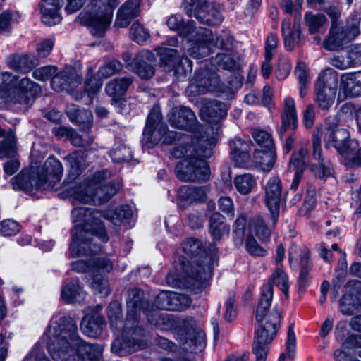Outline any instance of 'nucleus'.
Here are the masks:
<instances>
[{
    "instance_id": "obj_1",
    "label": "nucleus",
    "mask_w": 361,
    "mask_h": 361,
    "mask_svg": "<svg viewBox=\"0 0 361 361\" xmlns=\"http://www.w3.org/2000/svg\"><path fill=\"white\" fill-rule=\"evenodd\" d=\"M126 303L127 314L121 337L115 339L111 345L114 353L121 355L142 347L146 334L140 322L142 312L146 314L148 322L157 329L161 331L175 329L176 319L173 316L153 310L141 290L128 291Z\"/></svg>"
},
{
    "instance_id": "obj_2",
    "label": "nucleus",
    "mask_w": 361,
    "mask_h": 361,
    "mask_svg": "<svg viewBox=\"0 0 361 361\" xmlns=\"http://www.w3.org/2000/svg\"><path fill=\"white\" fill-rule=\"evenodd\" d=\"M47 348L56 361H97L102 348L82 340L77 334L75 322L70 317H61L59 322L51 319L46 331Z\"/></svg>"
},
{
    "instance_id": "obj_3",
    "label": "nucleus",
    "mask_w": 361,
    "mask_h": 361,
    "mask_svg": "<svg viewBox=\"0 0 361 361\" xmlns=\"http://www.w3.org/2000/svg\"><path fill=\"white\" fill-rule=\"evenodd\" d=\"M186 257H178L173 268L166 276V283L173 287L200 288L212 274L216 257L202 251L201 243L194 238L185 240L182 244Z\"/></svg>"
},
{
    "instance_id": "obj_4",
    "label": "nucleus",
    "mask_w": 361,
    "mask_h": 361,
    "mask_svg": "<svg viewBox=\"0 0 361 361\" xmlns=\"http://www.w3.org/2000/svg\"><path fill=\"white\" fill-rule=\"evenodd\" d=\"M101 217L102 212L87 207H75L72 210V221L78 224L72 229V242L70 245L72 256L89 255L99 250L96 244L92 243V235L98 237L103 243L109 240Z\"/></svg>"
},
{
    "instance_id": "obj_5",
    "label": "nucleus",
    "mask_w": 361,
    "mask_h": 361,
    "mask_svg": "<svg viewBox=\"0 0 361 361\" xmlns=\"http://www.w3.org/2000/svg\"><path fill=\"white\" fill-rule=\"evenodd\" d=\"M214 145L200 142L193 144H180L175 147L171 154L181 160L176 164V177L183 181H204L210 175L209 167L205 161L212 154Z\"/></svg>"
},
{
    "instance_id": "obj_6",
    "label": "nucleus",
    "mask_w": 361,
    "mask_h": 361,
    "mask_svg": "<svg viewBox=\"0 0 361 361\" xmlns=\"http://www.w3.org/2000/svg\"><path fill=\"white\" fill-rule=\"evenodd\" d=\"M63 168L60 161L49 157L42 166L23 169L12 179L15 190L30 191L33 189L48 190L54 188L63 174Z\"/></svg>"
},
{
    "instance_id": "obj_7",
    "label": "nucleus",
    "mask_w": 361,
    "mask_h": 361,
    "mask_svg": "<svg viewBox=\"0 0 361 361\" xmlns=\"http://www.w3.org/2000/svg\"><path fill=\"white\" fill-rule=\"evenodd\" d=\"M110 175L106 170L94 173L82 183L71 187L68 190L69 197L75 201L85 204L108 201L116 194L120 188V183L118 181L106 182Z\"/></svg>"
},
{
    "instance_id": "obj_8",
    "label": "nucleus",
    "mask_w": 361,
    "mask_h": 361,
    "mask_svg": "<svg viewBox=\"0 0 361 361\" xmlns=\"http://www.w3.org/2000/svg\"><path fill=\"white\" fill-rule=\"evenodd\" d=\"M184 33L189 36L190 42L189 55L197 59L208 56L215 47L228 49L233 42L232 37L227 32L214 36L209 29L201 27L195 29L192 23L189 24Z\"/></svg>"
},
{
    "instance_id": "obj_9",
    "label": "nucleus",
    "mask_w": 361,
    "mask_h": 361,
    "mask_svg": "<svg viewBox=\"0 0 361 361\" xmlns=\"http://www.w3.org/2000/svg\"><path fill=\"white\" fill-rule=\"evenodd\" d=\"M257 326L255 330L252 352L256 361H266L268 344L276 337L281 322V314L274 308L268 315H263L259 312L256 313Z\"/></svg>"
},
{
    "instance_id": "obj_10",
    "label": "nucleus",
    "mask_w": 361,
    "mask_h": 361,
    "mask_svg": "<svg viewBox=\"0 0 361 361\" xmlns=\"http://www.w3.org/2000/svg\"><path fill=\"white\" fill-rule=\"evenodd\" d=\"M326 13L331 18V27L329 37L324 42V46L326 49L335 50L342 48L360 34V21L357 17L352 18L351 23H348V25L343 27L338 21L340 17V11L338 8L329 7Z\"/></svg>"
},
{
    "instance_id": "obj_11",
    "label": "nucleus",
    "mask_w": 361,
    "mask_h": 361,
    "mask_svg": "<svg viewBox=\"0 0 361 361\" xmlns=\"http://www.w3.org/2000/svg\"><path fill=\"white\" fill-rule=\"evenodd\" d=\"M200 115L202 120L208 123L203 126L204 138L202 140L210 145H215L221 131L220 121L227 115V106L216 100H205L200 107Z\"/></svg>"
},
{
    "instance_id": "obj_12",
    "label": "nucleus",
    "mask_w": 361,
    "mask_h": 361,
    "mask_svg": "<svg viewBox=\"0 0 361 361\" xmlns=\"http://www.w3.org/2000/svg\"><path fill=\"white\" fill-rule=\"evenodd\" d=\"M90 262L92 266L89 264L90 262L77 260L71 263V268L77 272H90L92 275V288L102 296H106L110 291L109 283L103 277L97 275L96 273L109 272L113 267L112 263L106 258L92 259Z\"/></svg>"
},
{
    "instance_id": "obj_13",
    "label": "nucleus",
    "mask_w": 361,
    "mask_h": 361,
    "mask_svg": "<svg viewBox=\"0 0 361 361\" xmlns=\"http://www.w3.org/2000/svg\"><path fill=\"white\" fill-rule=\"evenodd\" d=\"M170 124L176 128L187 130L192 133V143L202 142L204 136L203 126L200 125L195 113L189 108L176 106L171 109L169 115Z\"/></svg>"
},
{
    "instance_id": "obj_14",
    "label": "nucleus",
    "mask_w": 361,
    "mask_h": 361,
    "mask_svg": "<svg viewBox=\"0 0 361 361\" xmlns=\"http://www.w3.org/2000/svg\"><path fill=\"white\" fill-rule=\"evenodd\" d=\"M161 119V112L157 106H154L150 111L146 121L143 131L142 142L147 147H152L163 138L164 142H171V138L175 137L173 132L166 133V126H160Z\"/></svg>"
},
{
    "instance_id": "obj_15",
    "label": "nucleus",
    "mask_w": 361,
    "mask_h": 361,
    "mask_svg": "<svg viewBox=\"0 0 361 361\" xmlns=\"http://www.w3.org/2000/svg\"><path fill=\"white\" fill-rule=\"evenodd\" d=\"M288 276L281 269H276L275 272L270 276L268 282L262 289L260 300L256 310V313L260 312L263 315H268L271 311L269 308L273 297V285L277 286L284 295L288 297Z\"/></svg>"
},
{
    "instance_id": "obj_16",
    "label": "nucleus",
    "mask_w": 361,
    "mask_h": 361,
    "mask_svg": "<svg viewBox=\"0 0 361 361\" xmlns=\"http://www.w3.org/2000/svg\"><path fill=\"white\" fill-rule=\"evenodd\" d=\"M352 140L347 129L338 126L336 119L327 120L324 132V142L326 148L334 147L342 156L347 152Z\"/></svg>"
},
{
    "instance_id": "obj_17",
    "label": "nucleus",
    "mask_w": 361,
    "mask_h": 361,
    "mask_svg": "<svg viewBox=\"0 0 361 361\" xmlns=\"http://www.w3.org/2000/svg\"><path fill=\"white\" fill-rule=\"evenodd\" d=\"M281 190V182L278 177L270 178L264 186L265 203L274 224H276L279 217Z\"/></svg>"
},
{
    "instance_id": "obj_18",
    "label": "nucleus",
    "mask_w": 361,
    "mask_h": 361,
    "mask_svg": "<svg viewBox=\"0 0 361 361\" xmlns=\"http://www.w3.org/2000/svg\"><path fill=\"white\" fill-rule=\"evenodd\" d=\"M66 166L68 168V175L64 180L63 183L69 185L68 188L66 190L68 195V190L71 187L79 183L74 182L75 179L82 173L86 168V159L85 153L82 151H75L69 154L65 157ZM81 182H80V183Z\"/></svg>"
},
{
    "instance_id": "obj_19",
    "label": "nucleus",
    "mask_w": 361,
    "mask_h": 361,
    "mask_svg": "<svg viewBox=\"0 0 361 361\" xmlns=\"http://www.w3.org/2000/svg\"><path fill=\"white\" fill-rule=\"evenodd\" d=\"M322 134L318 131L312 137V155L318 163V167L315 171L316 175L319 178H324L330 176L333 171V164L331 160L323 154L321 146Z\"/></svg>"
},
{
    "instance_id": "obj_20",
    "label": "nucleus",
    "mask_w": 361,
    "mask_h": 361,
    "mask_svg": "<svg viewBox=\"0 0 361 361\" xmlns=\"http://www.w3.org/2000/svg\"><path fill=\"white\" fill-rule=\"evenodd\" d=\"M157 55L159 56L160 60L169 66H173L174 74L177 75V78L185 77L186 75V70L180 71V64L187 63L188 71L192 69L191 61L187 58H182L180 60L177 55V51L169 47H158L155 49Z\"/></svg>"
},
{
    "instance_id": "obj_21",
    "label": "nucleus",
    "mask_w": 361,
    "mask_h": 361,
    "mask_svg": "<svg viewBox=\"0 0 361 361\" xmlns=\"http://www.w3.org/2000/svg\"><path fill=\"white\" fill-rule=\"evenodd\" d=\"M81 82L80 72L72 66H66L52 78L51 86L54 90L61 87L63 90H66L68 87L75 86Z\"/></svg>"
},
{
    "instance_id": "obj_22",
    "label": "nucleus",
    "mask_w": 361,
    "mask_h": 361,
    "mask_svg": "<svg viewBox=\"0 0 361 361\" xmlns=\"http://www.w3.org/2000/svg\"><path fill=\"white\" fill-rule=\"evenodd\" d=\"M209 192V188L207 186H182L178 190L179 204H190L203 202L207 200Z\"/></svg>"
},
{
    "instance_id": "obj_23",
    "label": "nucleus",
    "mask_w": 361,
    "mask_h": 361,
    "mask_svg": "<svg viewBox=\"0 0 361 361\" xmlns=\"http://www.w3.org/2000/svg\"><path fill=\"white\" fill-rule=\"evenodd\" d=\"M13 87L19 90H37L39 88L38 84L28 78H24L17 81V78L9 72L0 74V90H11Z\"/></svg>"
},
{
    "instance_id": "obj_24",
    "label": "nucleus",
    "mask_w": 361,
    "mask_h": 361,
    "mask_svg": "<svg viewBox=\"0 0 361 361\" xmlns=\"http://www.w3.org/2000/svg\"><path fill=\"white\" fill-rule=\"evenodd\" d=\"M281 127L279 130L281 136L284 135L287 129H295L298 127V116L295 101L291 98H286L283 101V109L281 113Z\"/></svg>"
},
{
    "instance_id": "obj_25",
    "label": "nucleus",
    "mask_w": 361,
    "mask_h": 361,
    "mask_svg": "<svg viewBox=\"0 0 361 361\" xmlns=\"http://www.w3.org/2000/svg\"><path fill=\"white\" fill-rule=\"evenodd\" d=\"M221 6L214 3H209L202 9L196 12L194 16L200 23L209 25H217L223 21Z\"/></svg>"
},
{
    "instance_id": "obj_26",
    "label": "nucleus",
    "mask_w": 361,
    "mask_h": 361,
    "mask_svg": "<svg viewBox=\"0 0 361 361\" xmlns=\"http://www.w3.org/2000/svg\"><path fill=\"white\" fill-rule=\"evenodd\" d=\"M155 56L149 50L141 51L134 59V65L137 74L142 78L148 79L154 73L153 64Z\"/></svg>"
},
{
    "instance_id": "obj_27",
    "label": "nucleus",
    "mask_w": 361,
    "mask_h": 361,
    "mask_svg": "<svg viewBox=\"0 0 361 361\" xmlns=\"http://www.w3.org/2000/svg\"><path fill=\"white\" fill-rule=\"evenodd\" d=\"M140 0H128L118 9L115 24L120 27H127L140 11Z\"/></svg>"
},
{
    "instance_id": "obj_28",
    "label": "nucleus",
    "mask_w": 361,
    "mask_h": 361,
    "mask_svg": "<svg viewBox=\"0 0 361 361\" xmlns=\"http://www.w3.org/2000/svg\"><path fill=\"white\" fill-rule=\"evenodd\" d=\"M61 6L60 0H42L40 3V10L43 23L49 26L59 23L61 20V16L59 13Z\"/></svg>"
},
{
    "instance_id": "obj_29",
    "label": "nucleus",
    "mask_w": 361,
    "mask_h": 361,
    "mask_svg": "<svg viewBox=\"0 0 361 361\" xmlns=\"http://www.w3.org/2000/svg\"><path fill=\"white\" fill-rule=\"evenodd\" d=\"M6 63L9 68L20 73L29 72L36 64L28 54H11L6 58Z\"/></svg>"
},
{
    "instance_id": "obj_30",
    "label": "nucleus",
    "mask_w": 361,
    "mask_h": 361,
    "mask_svg": "<svg viewBox=\"0 0 361 361\" xmlns=\"http://www.w3.org/2000/svg\"><path fill=\"white\" fill-rule=\"evenodd\" d=\"M220 84L219 76L215 73H210L206 70L196 72L192 79V87L200 89L213 90L218 88Z\"/></svg>"
},
{
    "instance_id": "obj_31",
    "label": "nucleus",
    "mask_w": 361,
    "mask_h": 361,
    "mask_svg": "<svg viewBox=\"0 0 361 361\" xmlns=\"http://www.w3.org/2000/svg\"><path fill=\"white\" fill-rule=\"evenodd\" d=\"M104 324L103 317L99 315H86L80 323V329L89 337H97L100 334Z\"/></svg>"
},
{
    "instance_id": "obj_32",
    "label": "nucleus",
    "mask_w": 361,
    "mask_h": 361,
    "mask_svg": "<svg viewBox=\"0 0 361 361\" xmlns=\"http://www.w3.org/2000/svg\"><path fill=\"white\" fill-rule=\"evenodd\" d=\"M32 92H0V108L9 104H29L34 99Z\"/></svg>"
},
{
    "instance_id": "obj_33",
    "label": "nucleus",
    "mask_w": 361,
    "mask_h": 361,
    "mask_svg": "<svg viewBox=\"0 0 361 361\" xmlns=\"http://www.w3.org/2000/svg\"><path fill=\"white\" fill-rule=\"evenodd\" d=\"M276 155L275 148L255 150L254 161L264 171H269L273 168L276 161Z\"/></svg>"
},
{
    "instance_id": "obj_34",
    "label": "nucleus",
    "mask_w": 361,
    "mask_h": 361,
    "mask_svg": "<svg viewBox=\"0 0 361 361\" xmlns=\"http://www.w3.org/2000/svg\"><path fill=\"white\" fill-rule=\"evenodd\" d=\"M281 30L286 48L292 50L300 39L299 25L294 24L291 27L290 20H285L282 23Z\"/></svg>"
},
{
    "instance_id": "obj_35",
    "label": "nucleus",
    "mask_w": 361,
    "mask_h": 361,
    "mask_svg": "<svg viewBox=\"0 0 361 361\" xmlns=\"http://www.w3.org/2000/svg\"><path fill=\"white\" fill-rule=\"evenodd\" d=\"M340 311L344 315H353L361 313L360 300L351 293H345L340 301Z\"/></svg>"
},
{
    "instance_id": "obj_36",
    "label": "nucleus",
    "mask_w": 361,
    "mask_h": 361,
    "mask_svg": "<svg viewBox=\"0 0 361 361\" xmlns=\"http://www.w3.org/2000/svg\"><path fill=\"white\" fill-rule=\"evenodd\" d=\"M338 78L336 72L331 69H326L321 72L315 83L316 90H332L336 88Z\"/></svg>"
},
{
    "instance_id": "obj_37",
    "label": "nucleus",
    "mask_w": 361,
    "mask_h": 361,
    "mask_svg": "<svg viewBox=\"0 0 361 361\" xmlns=\"http://www.w3.org/2000/svg\"><path fill=\"white\" fill-rule=\"evenodd\" d=\"M344 164L350 168L361 166V146L356 140H352L345 154Z\"/></svg>"
},
{
    "instance_id": "obj_38",
    "label": "nucleus",
    "mask_w": 361,
    "mask_h": 361,
    "mask_svg": "<svg viewBox=\"0 0 361 361\" xmlns=\"http://www.w3.org/2000/svg\"><path fill=\"white\" fill-rule=\"evenodd\" d=\"M85 295L78 284L69 283L61 289V298L67 303L80 302L84 300Z\"/></svg>"
},
{
    "instance_id": "obj_39",
    "label": "nucleus",
    "mask_w": 361,
    "mask_h": 361,
    "mask_svg": "<svg viewBox=\"0 0 361 361\" xmlns=\"http://www.w3.org/2000/svg\"><path fill=\"white\" fill-rule=\"evenodd\" d=\"M132 216V210L128 205H123L114 211H107L102 213V216L111 221L116 226L123 224L125 221L130 219Z\"/></svg>"
},
{
    "instance_id": "obj_40",
    "label": "nucleus",
    "mask_w": 361,
    "mask_h": 361,
    "mask_svg": "<svg viewBox=\"0 0 361 361\" xmlns=\"http://www.w3.org/2000/svg\"><path fill=\"white\" fill-rule=\"evenodd\" d=\"M231 153L237 161L240 159L242 162H245L249 159V151L250 144L243 141L239 137L234 138L230 142Z\"/></svg>"
},
{
    "instance_id": "obj_41",
    "label": "nucleus",
    "mask_w": 361,
    "mask_h": 361,
    "mask_svg": "<svg viewBox=\"0 0 361 361\" xmlns=\"http://www.w3.org/2000/svg\"><path fill=\"white\" fill-rule=\"evenodd\" d=\"M224 221V216L219 212H214L209 218V232L215 240H220L223 233L228 231Z\"/></svg>"
},
{
    "instance_id": "obj_42",
    "label": "nucleus",
    "mask_w": 361,
    "mask_h": 361,
    "mask_svg": "<svg viewBox=\"0 0 361 361\" xmlns=\"http://www.w3.org/2000/svg\"><path fill=\"white\" fill-rule=\"evenodd\" d=\"M108 316L111 324V327L113 330L118 332V336L117 338L121 337L122 330L124 324L122 327H120L121 324V305L117 301L111 302L107 309Z\"/></svg>"
},
{
    "instance_id": "obj_43",
    "label": "nucleus",
    "mask_w": 361,
    "mask_h": 361,
    "mask_svg": "<svg viewBox=\"0 0 361 361\" xmlns=\"http://www.w3.org/2000/svg\"><path fill=\"white\" fill-rule=\"evenodd\" d=\"M250 233H255L261 240H267L270 237V231L266 226L264 221L259 216L252 218L249 222Z\"/></svg>"
},
{
    "instance_id": "obj_44",
    "label": "nucleus",
    "mask_w": 361,
    "mask_h": 361,
    "mask_svg": "<svg viewBox=\"0 0 361 361\" xmlns=\"http://www.w3.org/2000/svg\"><path fill=\"white\" fill-rule=\"evenodd\" d=\"M192 23L193 26L195 29H198V27H195V24L193 21H189L186 25H183V18L181 15H171L166 20V25L171 30L179 31L180 34L183 35L184 37L187 38L188 42V52L189 53V49L190 48V42L189 39V36L184 33L185 30L189 25V24Z\"/></svg>"
},
{
    "instance_id": "obj_45",
    "label": "nucleus",
    "mask_w": 361,
    "mask_h": 361,
    "mask_svg": "<svg viewBox=\"0 0 361 361\" xmlns=\"http://www.w3.org/2000/svg\"><path fill=\"white\" fill-rule=\"evenodd\" d=\"M234 185L238 192L247 195L256 185V180L251 174L245 173L235 178Z\"/></svg>"
},
{
    "instance_id": "obj_46",
    "label": "nucleus",
    "mask_w": 361,
    "mask_h": 361,
    "mask_svg": "<svg viewBox=\"0 0 361 361\" xmlns=\"http://www.w3.org/2000/svg\"><path fill=\"white\" fill-rule=\"evenodd\" d=\"M310 252L306 248H302L296 244H292L289 249L288 259L290 266L298 261L306 263L309 261Z\"/></svg>"
},
{
    "instance_id": "obj_47",
    "label": "nucleus",
    "mask_w": 361,
    "mask_h": 361,
    "mask_svg": "<svg viewBox=\"0 0 361 361\" xmlns=\"http://www.w3.org/2000/svg\"><path fill=\"white\" fill-rule=\"evenodd\" d=\"M271 100V92H250L245 97V102L248 104L268 106Z\"/></svg>"
},
{
    "instance_id": "obj_48",
    "label": "nucleus",
    "mask_w": 361,
    "mask_h": 361,
    "mask_svg": "<svg viewBox=\"0 0 361 361\" xmlns=\"http://www.w3.org/2000/svg\"><path fill=\"white\" fill-rule=\"evenodd\" d=\"M68 116L72 122L89 127L92 123V112L87 109H73L68 111Z\"/></svg>"
},
{
    "instance_id": "obj_49",
    "label": "nucleus",
    "mask_w": 361,
    "mask_h": 361,
    "mask_svg": "<svg viewBox=\"0 0 361 361\" xmlns=\"http://www.w3.org/2000/svg\"><path fill=\"white\" fill-rule=\"evenodd\" d=\"M252 135L257 145H259L262 149L275 148L273 138L271 134L267 131L255 129L252 131Z\"/></svg>"
},
{
    "instance_id": "obj_50",
    "label": "nucleus",
    "mask_w": 361,
    "mask_h": 361,
    "mask_svg": "<svg viewBox=\"0 0 361 361\" xmlns=\"http://www.w3.org/2000/svg\"><path fill=\"white\" fill-rule=\"evenodd\" d=\"M361 73H345L341 78V90H353L360 87Z\"/></svg>"
},
{
    "instance_id": "obj_51",
    "label": "nucleus",
    "mask_w": 361,
    "mask_h": 361,
    "mask_svg": "<svg viewBox=\"0 0 361 361\" xmlns=\"http://www.w3.org/2000/svg\"><path fill=\"white\" fill-rule=\"evenodd\" d=\"M354 54H349L348 57L345 59L343 57L335 56L331 59V63L338 69H346L353 66L361 61L360 55H356L354 58Z\"/></svg>"
},
{
    "instance_id": "obj_52",
    "label": "nucleus",
    "mask_w": 361,
    "mask_h": 361,
    "mask_svg": "<svg viewBox=\"0 0 361 361\" xmlns=\"http://www.w3.org/2000/svg\"><path fill=\"white\" fill-rule=\"evenodd\" d=\"M109 155L114 162L130 161L133 156L131 149L125 145H119L113 148Z\"/></svg>"
},
{
    "instance_id": "obj_53",
    "label": "nucleus",
    "mask_w": 361,
    "mask_h": 361,
    "mask_svg": "<svg viewBox=\"0 0 361 361\" xmlns=\"http://www.w3.org/2000/svg\"><path fill=\"white\" fill-rule=\"evenodd\" d=\"M305 21L309 27L310 32L314 34L319 32L320 27L326 22V18L323 14H312L310 13L305 15Z\"/></svg>"
},
{
    "instance_id": "obj_54",
    "label": "nucleus",
    "mask_w": 361,
    "mask_h": 361,
    "mask_svg": "<svg viewBox=\"0 0 361 361\" xmlns=\"http://www.w3.org/2000/svg\"><path fill=\"white\" fill-rule=\"evenodd\" d=\"M130 36L133 40L138 44H142L150 37V35L140 23L135 22L132 25Z\"/></svg>"
},
{
    "instance_id": "obj_55",
    "label": "nucleus",
    "mask_w": 361,
    "mask_h": 361,
    "mask_svg": "<svg viewBox=\"0 0 361 361\" xmlns=\"http://www.w3.org/2000/svg\"><path fill=\"white\" fill-rule=\"evenodd\" d=\"M197 327V322L192 317H187L176 319L175 329L178 328V332L181 334H190Z\"/></svg>"
},
{
    "instance_id": "obj_56",
    "label": "nucleus",
    "mask_w": 361,
    "mask_h": 361,
    "mask_svg": "<svg viewBox=\"0 0 361 361\" xmlns=\"http://www.w3.org/2000/svg\"><path fill=\"white\" fill-rule=\"evenodd\" d=\"M171 291H161L156 297L154 304L157 309L172 311L174 306L172 302Z\"/></svg>"
},
{
    "instance_id": "obj_57",
    "label": "nucleus",
    "mask_w": 361,
    "mask_h": 361,
    "mask_svg": "<svg viewBox=\"0 0 361 361\" xmlns=\"http://www.w3.org/2000/svg\"><path fill=\"white\" fill-rule=\"evenodd\" d=\"M16 150V140L13 135H7L0 145V158L13 156Z\"/></svg>"
},
{
    "instance_id": "obj_58",
    "label": "nucleus",
    "mask_w": 361,
    "mask_h": 361,
    "mask_svg": "<svg viewBox=\"0 0 361 361\" xmlns=\"http://www.w3.org/2000/svg\"><path fill=\"white\" fill-rule=\"evenodd\" d=\"M56 74V67L51 65L38 68L32 72L33 78L40 81L47 80Z\"/></svg>"
},
{
    "instance_id": "obj_59",
    "label": "nucleus",
    "mask_w": 361,
    "mask_h": 361,
    "mask_svg": "<svg viewBox=\"0 0 361 361\" xmlns=\"http://www.w3.org/2000/svg\"><path fill=\"white\" fill-rule=\"evenodd\" d=\"M171 305L174 306L172 311H182L190 307L191 305L190 298L184 294L172 292Z\"/></svg>"
},
{
    "instance_id": "obj_60",
    "label": "nucleus",
    "mask_w": 361,
    "mask_h": 361,
    "mask_svg": "<svg viewBox=\"0 0 361 361\" xmlns=\"http://www.w3.org/2000/svg\"><path fill=\"white\" fill-rule=\"evenodd\" d=\"M335 92H317L315 99L319 108L328 109L334 102Z\"/></svg>"
},
{
    "instance_id": "obj_61",
    "label": "nucleus",
    "mask_w": 361,
    "mask_h": 361,
    "mask_svg": "<svg viewBox=\"0 0 361 361\" xmlns=\"http://www.w3.org/2000/svg\"><path fill=\"white\" fill-rule=\"evenodd\" d=\"M121 68L122 65L118 61L112 60L99 68L98 76L107 78L118 73Z\"/></svg>"
},
{
    "instance_id": "obj_62",
    "label": "nucleus",
    "mask_w": 361,
    "mask_h": 361,
    "mask_svg": "<svg viewBox=\"0 0 361 361\" xmlns=\"http://www.w3.org/2000/svg\"><path fill=\"white\" fill-rule=\"evenodd\" d=\"M308 151L305 148H302L298 152H294L292 154L290 161V169L295 170L302 169L304 171V159L307 155Z\"/></svg>"
},
{
    "instance_id": "obj_63",
    "label": "nucleus",
    "mask_w": 361,
    "mask_h": 361,
    "mask_svg": "<svg viewBox=\"0 0 361 361\" xmlns=\"http://www.w3.org/2000/svg\"><path fill=\"white\" fill-rule=\"evenodd\" d=\"M132 79L129 77H123L111 80L106 87V90H126L130 87Z\"/></svg>"
},
{
    "instance_id": "obj_64",
    "label": "nucleus",
    "mask_w": 361,
    "mask_h": 361,
    "mask_svg": "<svg viewBox=\"0 0 361 361\" xmlns=\"http://www.w3.org/2000/svg\"><path fill=\"white\" fill-rule=\"evenodd\" d=\"M23 361H50L44 355L42 347L36 344Z\"/></svg>"
}]
</instances>
